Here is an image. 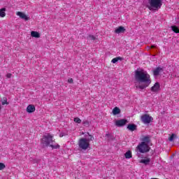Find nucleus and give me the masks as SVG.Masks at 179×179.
<instances>
[{
    "label": "nucleus",
    "instance_id": "f704fd0d",
    "mask_svg": "<svg viewBox=\"0 0 179 179\" xmlns=\"http://www.w3.org/2000/svg\"><path fill=\"white\" fill-rule=\"evenodd\" d=\"M2 108V105H1V101H0V110Z\"/></svg>",
    "mask_w": 179,
    "mask_h": 179
},
{
    "label": "nucleus",
    "instance_id": "f3484780",
    "mask_svg": "<svg viewBox=\"0 0 179 179\" xmlns=\"http://www.w3.org/2000/svg\"><path fill=\"white\" fill-rule=\"evenodd\" d=\"M140 163H142L143 164H145V166H148V164L150 163V159L148 158L146 159H141L140 161Z\"/></svg>",
    "mask_w": 179,
    "mask_h": 179
},
{
    "label": "nucleus",
    "instance_id": "9d476101",
    "mask_svg": "<svg viewBox=\"0 0 179 179\" xmlns=\"http://www.w3.org/2000/svg\"><path fill=\"white\" fill-rule=\"evenodd\" d=\"M17 16H20V17L21 19H23L24 20H30V17H27V15H26V14H24V13L17 12Z\"/></svg>",
    "mask_w": 179,
    "mask_h": 179
},
{
    "label": "nucleus",
    "instance_id": "20e7f679",
    "mask_svg": "<svg viewBox=\"0 0 179 179\" xmlns=\"http://www.w3.org/2000/svg\"><path fill=\"white\" fill-rule=\"evenodd\" d=\"M78 148L81 149V150H87L89 148H90V143L87 141V138H82L78 141Z\"/></svg>",
    "mask_w": 179,
    "mask_h": 179
},
{
    "label": "nucleus",
    "instance_id": "c85d7f7f",
    "mask_svg": "<svg viewBox=\"0 0 179 179\" xmlns=\"http://www.w3.org/2000/svg\"><path fill=\"white\" fill-rule=\"evenodd\" d=\"M83 124H84L85 127H90V123L89 122V121L85 120V121L83 122Z\"/></svg>",
    "mask_w": 179,
    "mask_h": 179
},
{
    "label": "nucleus",
    "instance_id": "bb28decb",
    "mask_svg": "<svg viewBox=\"0 0 179 179\" xmlns=\"http://www.w3.org/2000/svg\"><path fill=\"white\" fill-rule=\"evenodd\" d=\"M2 106H5V104H9V102H8V99L4 98L3 101L1 102Z\"/></svg>",
    "mask_w": 179,
    "mask_h": 179
},
{
    "label": "nucleus",
    "instance_id": "c756f323",
    "mask_svg": "<svg viewBox=\"0 0 179 179\" xmlns=\"http://www.w3.org/2000/svg\"><path fill=\"white\" fill-rule=\"evenodd\" d=\"M6 166L3 163H0V170H3L5 169Z\"/></svg>",
    "mask_w": 179,
    "mask_h": 179
},
{
    "label": "nucleus",
    "instance_id": "ddd939ff",
    "mask_svg": "<svg viewBox=\"0 0 179 179\" xmlns=\"http://www.w3.org/2000/svg\"><path fill=\"white\" fill-rule=\"evenodd\" d=\"M125 31V28H124V27H119L118 28H117L115 30V33H116V34H120V33H124Z\"/></svg>",
    "mask_w": 179,
    "mask_h": 179
},
{
    "label": "nucleus",
    "instance_id": "b1692460",
    "mask_svg": "<svg viewBox=\"0 0 179 179\" xmlns=\"http://www.w3.org/2000/svg\"><path fill=\"white\" fill-rule=\"evenodd\" d=\"M88 38L89 40H91V41H96V40H97V38L93 35H89Z\"/></svg>",
    "mask_w": 179,
    "mask_h": 179
},
{
    "label": "nucleus",
    "instance_id": "dca6fc26",
    "mask_svg": "<svg viewBox=\"0 0 179 179\" xmlns=\"http://www.w3.org/2000/svg\"><path fill=\"white\" fill-rule=\"evenodd\" d=\"M143 142H145V143H150V136H146L142 139Z\"/></svg>",
    "mask_w": 179,
    "mask_h": 179
},
{
    "label": "nucleus",
    "instance_id": "6ab92c4d",
    "mask_svg": "<svg viewBox=\"0 0 179 179\" xmlns=\"http://www.w3.org/2000/svg\"><path fill=\"white\" fill-rule=\"evenodd\" d=\"M124 157H125L126 159H131V157H132V152H131V150H128L124 154Z\"/></svg>",
    "mask_w": 179,
    "mask_h": 179
},
{
    "label": "nucleus",
    "instance_id": "7c9ffc66",
    "mask_svg": "<svg viewBox=\"0 0 179 179\" xmlns=\"http://www.w3.org/2000/svg\"><path fill=\"white\" fill-rule=\"evenodd\" d=\"M6 77L8 78H12V73H7Z\"/></svg>",
    "mask_w": 179,
    "mask_h": 179
},
{
    "label": "nucleus",
    "instance_id": "aec40b11",
    "mask_svg": "<svg viewBox=\"0 0 179 179\" xmlns=\"http://www.w3.org/2000/svg\"><path fill=\"white\" fill-rule=\"evenodd\" d=\"M5 10H6V8H3L0 10V17H5L6 15V13H5Z\"/></svg>",
    "mask_w": 179,
    "mask_h": 179
},
{
    "label": "nucleus",
    "instance_id": "1a4fd4ad",
    "mask_svg": "<svg viewBox=\"0 0 179 179\" xmlns=\"http://www.w3.org/2000/svg\"><path fill=\"white\" fill-rule=\"evenodd\" d=\"M163 72V68L158 66L153 71V75L154 76H159L160 75V73Z\"/></svg>",
    "mask_w": 179,
    "mask_h": 179
},
{
    "label": "nucleus",
    "instance_id": "412c9836",
    "mask_svg": "<svg viewBox=\"0 0 179 179\" xmlns=\"http://www.w3.org/2000/svg\"><path fill=\"white\" fill-rule=\"evenodd\" d=\"M122 57H117L113 58L112 59L111 62L113 64H117V62H118V61H122Z\"/></svg>",
    "mask_w": 179,
    "mask_h": 179
},
{
    "label": "nucleus",
    "instance_id": "a878e982",
    "mask_svg": "<svg viewBox=\"0 0 179 179\" xmlns=\"http://www.w3.org/2000/svg\"><path fill=\"white\" fill-rule=\"evenodd\" d=\"M90 138H87V141L88 142V143H90V141H94V137H93V136L90 135L89 133H87Z\"/></svg>",
    "mask_w": 179,
    "mask_h": 179
},
{
    "label": "nucleus",
    "instance_id": "6e6552de",
    "mask_svg": "<svg viewBox=\"0 0 179 179\" xmlns=\"http://www.w3.org/2000/svg\"><path fill=\"white\" fill-rule=\"evenodd\" d=\"M159 90H160V83H155V85L151 87V92L156 93L159 92Z\"/></svg>",
    "mask_w": 179,
    "mask_h": 179
},
{
    "label": "nucleus",
    "instance_id": "c9c22d12",
    "mask_svg": "<svg viewBox=\"0 0 179 179\" xmlns=\"http://www.w3.org/2000/svg\"><path fill=\"white\" fill-rule=\"evenodd\" d=\"M34 163H38V160H35Z\"/></svg>",
    "mask_w": 179,
    "mask_h": 179
},
{
    "label": "nucleus",
    "instance_id": "473e14b6",
    "mask_svg": "<svg viewBox=\"0 0 179 179\" xmlns=\"http://www.w3.org/2000/svg\"><path fill=\"white\" fill-rule=\"evenodd\" d=\"M64 133H61L60 134H59V136H60V138H62L63 136H64Z\"/></svg>",
    "mask_w": 179,
    "mask_h": 179
},
{
    "label": "nucleus",
    "instance_id": "f03ea898",
    "mask_svg": "<svg viewBox=\"0 0 179 179\" xmlns=\"http://www.w3.org/2000/svg\"><path fill=\"white\" fill-rule=\"evenodd\" d=\"M163 0H148L147 8L150 10H157L162 8Z\"/></svg>",
    "mask_w": 179,
    "mask_h": 179
},
{
    "label": "nucleus",
    "instance_id": "39448f33",
    "mask_svg": "<svg viewBox=\"0 0 179 179\" xmlns=\"http://www.w3.org/2000/svg\"><path fill=\"white\" fill-rule=\"evenodd\" d=\"M137 149L140 153H146L147 152H149L150 150V147H149V145L145 142H141V144H139L137 146Z\"/></svg>",
    "mask_w": 179,
    "mask_h": 179
},
{
    "label": "nucleus",
    "instance_id": "4468645a",
    "mask_svg": "<svg viewBox=\"0 0 179 179\" xmlns=\"http://www.w3.org/2000/svg\"><path fill=\"white\" fill-rule=\"evenodd\" d=\"M120 113H121V109H120V108L118 107H115L113 109V115H117V114H120Z\"/></svg>",
    "mask_w": 179,
    "mask_h": 179
},
{
    "label": "nucleus",
    "instance_id": "7ed1b4c3",
    "mask_svg": "<svg viewBox=\"0 0 179 179\" xmlns=\"http://www.w3.org/2000/svg\"><path fill=\"white\" fill-rule=\"evenodd\" d=\"M52 138H54V136L51 135L50 134H47L43 136V138L41 139V143L43 148H48V146H50L51 143L54 142Z\"/></svg>",
    "mask_w": 179,
    "mask_h": 179
},
{
    "label": "nucleus",
    "instance_id": "2f4dec72",
    "mask_svg": "<svg viewBox=\"0 0 179 179\" xmlns=\"http://www.w3.org/2000/svg\"><path fill=\"white\" fill-rule=\"evenodd\" d=\"M69 83H73V79L70 78L68 80Z\"/></svg>",
    "mask_w": 179,
    "mask_h": 179
},
{
    "label": "nucleus",
    "instance_id": "5701e85b",
    "mask_svg": "<svg viewBox=\"0 0 179 179\" xmlns=\"http://www.w3.org/2000/svg\"><path fill=\"white\" fill-rule=\"evenodd\" d=\"M175 138H177V135H176L175 134H171V136L169 138V142H173Z\"/></svg>",
    "mask_w": 179,
    "mask_h": 179
},
{
    "label": "nucleus",
    "instance_id": "0eeeda50",
    "mask_svg": "<svg viewBox=\"0 0 179 179\" xmlns=\"http://www.w3.org/2000/svg\"><path fill=\"white\" fill-rule=\"evenodd\" d=\"M127 124H128V120L127 119H120L115 121L116 127H124Z\"/></svg>",
    "mask_w": 179,
    "mask_h": 179
},
{
    "label": "nucleus",
    "instance_id": "393cba45",
    "mask_svg": "<svg viewBox=\"0 0 179 179\" xmlns=\"http://www.w3.org/2000/svg\"><path fill=\"white\" fill-rule=\"evenodd\" d=\"M49 147L52 148V149H59V148H60L59 145H58V144H56V145L50 144L49 145Z\"/></svg>",
    "mask_w": 179,
    "mask_h": 179
},
{
    "label": "nucleus",
    "instance_id": "423d86ee",
    "mask_svg": "<svg viewBox=\"0 0 179 179\" xmlns=\"http://www.w3.org/2000/svg\"><path fill=\"white\" fill-rule=\"evenodd\" d=\"M141 121L143 124H150L153 121V117L148 114H144L141 116Z\"/></svg>",
    "mask_w": 179,
    "mask_h": 179
},
{
    "label": "nucleus",
    "instance_id": "4be33fe9",
    "mask_svg": "<svg viewBox=\"0 0 179 179\" xmlns=\"http://www.w3.org/2000/svg\"><path fill=\"white\" fill-rule=\"evenodd\" d=\"M106 136L108 138V141H114V136L110 134H106Z\"/></svg>",
    "mask_w": 179,
    "mask_h": 179
},
{
    "label": "nucleus",
    "instance_id": "a211bd4d",
    "mask_svg": "<svg viewBox=\"0 0 179 179\" xmlns=\"http://www.w3.org/2000/svg\"><path fill=\"white\" fill-rule=\"evenodd\" d=\"M171 29L172 31H173L174 33L178 34L179 33V28L176 25H173L171 27Z\"/></svg>",
    "mask_w": 179,
    "mask_h": 179
},
{
    "label": "nucleus",
    "instance_id": "f8f14e48",
    "mask_svg": "<svg viewBox=\"0 0 179 179\" xmlns=\"http://www.w3.org/2000/svg\"><path fill=\"white\" fill-rule=\"evenodd\" d=\"M36 111V107L34 105H29L27 108V113H34Z\"/></svg>",
    "mask_w": 179,
    "mask_h": 179
},
{
    "label": "nucleus",
    "instance_id": "72a5a7b5",
    "mask_svg": "<svg viewBox=\"0 0 179 179\" xmlns=\"http://www.w3.org/2000/svg\"><path fill=\"white\" fill-rule=\"evenodd\" d=\"M150 48H156V46L155 45H152L150 46Z\"/></svg>",
    "mask_w": 179,
    "mask_h": 179
},
{
    "label": "nucleus",
    "instance_id": "f257e3e1",
    "mask_svg": "<svg viewBox=\"0 0 179 179\" xmlns=\"http://www.w3.org/2000/svg\"><path fill=\"white\" fill-rule=\"evenodd\" d=\"M134 77L138 83V86H136L137 89L138 87V89L143 90V89H146L152 83L150 75L148 73V71H145V70L136 71Z\"/></svg>",
    "mask_w": 179,
    "mask_h": 179
},
{
    "label": "nucleus",
    "instance_id": "9b49d317",
    "mask_svg": "<svg viewBox=\"0 0 179 179\" xmlns=\"http://www.w3.org/2000/svg\"><path fill=\"white\" fill-rule=\"evenodd\" d=\"M137 126L135 124H129L127 125V129L129 131H131V132H134V131H136Z\"/></svg>",
    "mask_w": 179,
    "mask_h": 179
},
{
    "label": "nucleus",
    "instance_id": "cd10ccee",
    "mask_svg": "<svg viewBox=\"0 0 179 179\" xmlns=\"http://www.w3.org/2000/svg\"><path fill=\"white\" fill-rule=\"evenodd\" d=\"M74 121H75L77 124H80V122H82V120H81L79 117H76V118H74Z\"/></svg>",
    "mask_w": 179,
    "mask_h": 179
},
{
    "label": "nucleus",
    "instance_id": "2eb2a0df",
    "mask_svg": "<svg viewBox=\"0 0 179 179\" xmlns=\"http://www.w3.org/2000/svg\"><path fill=\"white\" fill-rule=\"evenodd\" d=\"M31 37H35V38H40V34L35 31L31 32Z\"/></svg>",
    "mask_w": 179,
    "mask_h": 179
}]
</instances>
